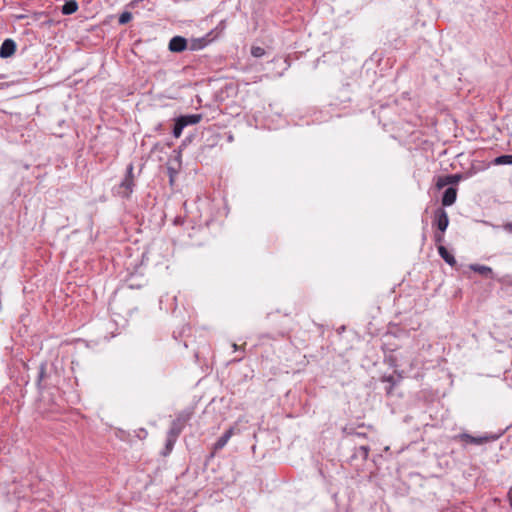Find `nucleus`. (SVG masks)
<instances>
[{
    "mask_svg": "<svg viewBox=\"0 0 512 512\" xmlns=\"http://www.w3.org/2000/svg\"><path fill=\"white\" fill-rule=\"evenodd\" d=\"M234 433V429L229 428L214 444L215 450H221L228 443Z\"/></svg>",
    "mask_w": 512,
    "mask_h": 512,
    "instance_id": "nucleus-8",
    "label": "nucleus"
},
{
    "mask_svg": "<svg viewBox=\"0 0 512 512\" xmlns=\"http://www.w3.org/2000/svg\"><path fill=\"white\" fill-rule=\"evenodd\" d=\"M494 165H512V155H501L493 160Z\"/></svg>",
    "mask_w": 512,
    "mask_h": 512,
    "instance_id": "nucleus-14",
    "label": "nucleus"
},
{
    "mask_svg": "<svg viewBox=\"0 0 512 512\" xmlns=\"http://www.w3.org/2000/svg\"><path fill=\"white\" fill-rule=\"evenodd\" d=\"M457 197V190L453 187H449L445 190L442 197L443 206H451L455 203Z\"/></svg>",
    "mask_w": 512,
    "mask_h": 512,
    "instance_id": "nucleus-7",
    "label": "nucleus"
},
{
    "mask_svg": "<svg viewBox=\"0 0 512 512\" xmlns=\"http://www.w3.org/2000/svg\"><path fill=\"white\" fill-rule=\"evenodd\" d=\"M359 452L361 453V455L363 456V458H367L368 457V453H369V447L367 446H361L359 448Z\"/></svg>",
    "mask_w": 512,
    "mask_h": 512,
    "instance_id": "nucleus-19",
    "label": "nucleus"
},
{
    "mask_svg": "<svg viewBox=\"0 0 512 512\" xmlns=\"http://www.w3.org/2000/svg\"><path fill=\"white\" fill-rule=\"evenodd\" d=\"M180 119L183 120L184 123H186V126H188V125H193V124L199 123L201 120V115H199V114L186 115V116H181Z\"/></svg>",
    "mask_w": 512,
    "mask_h": 512,
    "instance_id": "nucleus-13",
    "label": "nucleus"
},
{
    "mask_svg": "<svg viewBox=\"0 0 512 512\" xmlns=\"http://www.w3.org/2000/svg\"><path fill=\"white\" fill-rule=\"evenodd\" d=\"M187 47V41L184 37L175 36L169 42V50L172 52H182Z\"/></svg>",
    "mask_w": 512,
    "mask_h": 512,
    "instance_id": "nucleus-4",
    "label": "nucleus"
},
{
    "mask_svg": "<svg viewBox=\"0 0 512 512\" xmlns=\"http://www.w3.org/2000/svg\"><path fill=\"white\" fill-rule=\"evenodd\" d=\"M187 420V417L185 416H178L173 422L169 429L168 435L172 438H177L179 434L181 433L184 423Z\"/></svg>",
    "mask_w": 512,
    "mask_h": 512,
    "instance_id": "nucleus-2",
    "label": "nucleus"
},
{
    "mask_svg": "<svg viewBox=\"0 0 512 512\" xmlns=\"http://www.w3.org/2000/svg\"><path fill=\"white\" fill-rule=\"evenodd\" d=\"M443 236L442 234H435V241L436 242H442Z\"/></svg>",
    "mask_w": 512,
    "mask_h": 512,
    "instance_id": "nucleus-22",
    "label": "nucleus"
},
{
    "mask_svg": "<svg viewBox=\"0 0 512 512\" xmlns=\"http://www.w3.org/2000/svg\"><path fill=\"white\" fill-rule=\"evenodd\" d=\"M251 53L254 57H261L264 55V49L261 47H253Z\"/></svg>",
    "mask_w": 512,
    "mask_h": 512,
    "instance_id": "nucleus-17",
    "label": "nucleus"
},
{
    "mask_svg": "<svg viewBox=\"0 0 512 512\" xmlns=\"http://www.w3.org/2000/svg\"><path fill=\"white\" fill-rule=\"evenodd\" d=\"M132 19V14L130 12H123L119 17L120 24H126Z\"/></svg>",
    "mask_w": 512,
    "mask_h": 512,
    "instance_id": "nucleus-16",
    "label": "nucleus"
},
{
    "mask_svg": "<svg viewBox=\"0 0 512 512\" xmlns=\"http://www.w3.org/2000/svg\"><path fill=\"white\" fill-rule=\"evenodd\" d=\"M438 252L440 256L443 258V260L449 264L450 266H453L456 264V260L452 254L449 253V251L442 245L438 247Z\"/></svg>",
    "mask_w": 512,
    "mask_h": 512,
    "instance_id": "nucleus-9",
    "label": "nucleus"
},
{
    "mask_svg": "<svg viewBox=\"0 0 512 512\" xmlns=\"http://www.w3.org/2000/svg\"><path fill=\"white\" fill-rule=\"evenodd\" d=\"M232 347H233L234 351H236L238 349V346L235 343L232 345Z\"/></svg>",
    "mask_w": 512,
    "mask_h": 512,
    "instance_id": "nucleus-25",
    "label": "nucleus"
},
{
    "mask_svg": "<svg viewBox=\"0 0 512 512\" xmlns=\"http://www.w3.org/2000/svg\"><path fill=\"white\" fill-rule=\"evenodd\" d=\"M186 127V123L180 119V117L176 120L173 128V136L175 138H179L182 134L183 129Z\"/></svg>",
    "mask_w": 512,
    "mask_h": 512,
    "instance_id": "nucleus-12",
    "label": "nucleus"
},
{
    "mask_svg": "<svg viewBox=\"0 0 512 512\" xmlns=\"http://www.w3.org/2000/svg\"><path fill=\"white\" fill-rule=\"evenodd\" d=\"M383 381L390 382L393 385L395 384L393 376H387L383 378Z\"/></svg>",
    "mask_w": 512,
    "mask_h": 512,
    "instance_id": "nucleus-21",
    "label": "nucleus"
},
{
    "mask_svg": "<svg viewBox=\"0 0 512 512\" xmlns=\"http://www.w3.org/2000/svg\"><path fill=\"white\" fill-rule=\"evenodd\" d=\"M503 227L505 231L512 233V223H506Z\"/></svg>",
    "mask_w": 512,
    "mask_h": 512,
    "instance_id": "nucleus-20",
    "label": "nucleus"
},
{
    "mask_svg": "<svg viewBox=\"0 0 512 512\" xmlns=\"http://www.w3.org/2000/svg\"><path fill=\"white\" fill-rule=\"evenodd\" d=\"M436 225L437 228L443 233L449 225L448 214L445 210L439 209L436 214Z\"/></svg>",
    "mask_w": 512,
    "mask_h": 512,
    "instance_id": "nucleus-6",
    "label": "nucleus"
},
{
    "mask_svg": "<svg viewBox=\"0 0 512 512\" xmlns=\"http://www.w3.org/2000/svg\"><path fill=\"white\" fill-rule=\"evenodd\" d=\"M508 497H509L510 505L512 506V491H510V492L508 493Z\"/></svg>",
    "mask_w": 512,
    "mask_h": 512,
    "instance_id": "nucleus-23",
    "label": "nucleus"
},
{
    "mask_svg": "<svg viewBox=\"0 0 512 512\" xmlns=\"http://www.w3.org/2000/svg\"><path fill=\"white\" fill-rule=\"evenodd\" d=\"M463 438H465L470 443H474V444H482L483 442H486L490 439L489 437H486V436L485 437H473L468 434H464Z\"/></svg>",
    "mask_w": 512,
    "mask_h": 512,
    "instance_id": "nucleus-15",
    "label": "nucleus"
},
{
    "mask_svg": "<svg viewBox=\"0 0 512 512\" xmlns=\"http://www.w3.org/2000/svg\"><path fill=\"white\" fill-rule=\"evenodd\" d=\"M133 169H134L133 164H129L127 167V174L119 186L118 193L124 197H128L133 191V187H134Z\"/></svg>",
    "mask_w": 512,
    "mask_h": 512,
    "instance_id": "nucleus-1",
    "label": "nucleus"
},
{
    "mask_svg": "<svg viewBox=\"0 0 512 512\" xmlns=\"http://www.w3.org/2000/svg\"><path fill=\"white\" fill-rule=\"evenodd\" d=\"M78 10V3L75 0L66 1L61 8L64 15H71Z\"/></svg>",
    "mask_w": 512,
    "mask_h": 512,
    "instance_id": "nucleus-10",
    "label": "nucleus"
},
{
    "mask_svg": "<svg viewBox=\"0 0 512 512\" xmlns=\"http://www.w3.org/2000/svg\"><path fill=\"white\" fill-rule=\"evenodd\" d=\"M462 176L460 174H452V175H446L439 177L436 182V187L438 189H442L443 187L450 185V184H456L461 180Z\"/></svg>",
    "mask_w": 512,
    "mask_h": 512,
    "instance_id": "nucleus-3",
    "label": "nucleus"
},
{
    "mask_svg": "<svg viewBox=\"0 0 512 512\" xmlns=\"http://www.w3.org/2000/svg\"><path fill=\"white\" fill-rule=\"evenodd\" d=\"M16 45L13 40L6 39L0 47V57L7 58L14 54Z\"/></svg>",
    "mask_w": 512,
    "mask_h": 512,
    "instance_id": "nucleus-5",
    "label": "nucleus"
},
{
    "mask_svg": "<svg viewBox=\"0 0 512 512\" xmlns=\"http://www.w3.org/2000/svg\"><path fill=\"white\" fill-rule=\"evenodd\" d=\"M43 374H44V367L41 366V370H40V379L43 377Z\"/></svg>",
    "mask_w": 512,
    "mask_h": 512,
    "instance_id": "nucleus-24",
    "label": "nucleus"
},
{
    "mask_svg": "<svg viewBox=\"0 0 512 512\" xmlns=\"http://www.w3.org/2000/svg\"><path fill=\"white\" fill-rule=\"evenodd\" d=\"M470 269L484 276L492 274V269L485 265L471 264Z\"/></svg>",
    "mask_w": 512,
    "mask_h": 512,
    "instance_id": "nucleus-11",
    "label": "nucleus"
},
{
    "mask_svg": "<svg viewBox=\"0 0 512 512\" xmlns=\"http://www.w3.org/2000/svg\"><path fill=\"white\" fill-rule=\"evenodd\" d=\"M177 438H172L168 435V439H167V443H166V447L168 450H171L175 441H176Z\"/></svg>",
    "mask_w": 512,
    "mask_h": 512,
    "instance_id": "nucleus-18",
    "label": "nucleus"
}]
</instances>
